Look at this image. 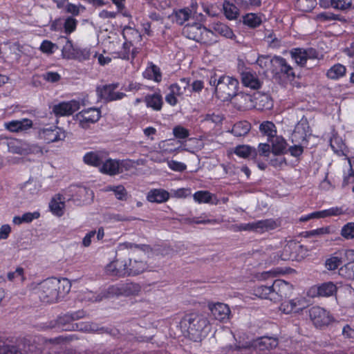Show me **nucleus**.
I'll return each instance as SVG.
<instances>
[{"instance_id":"obj_37","label":"nucleus","mask_w":354,"mask_h":354,"mask_svg":"<svg viewBox=\"0 0 354 354\" xmlns=\"http://www.w3.org/2000/svg\"><path fill=\"white\" fill-rule=\"evenodd\" d=\"M144 77L149 80L159 83L162 81V74L159 66L153 62H149L143 73Z\"/></svg>"},{"instance_id":"obj_63","label":"nucleus","mask_w":354,"mask_h":354,"mask_svg":"<svg viewBox=\"0 0 354 354\" xmlns=\"http://www.w3.org/2000/svg\"><path fill=\"white\" fill-rule=\"evenodd\" d=\"M41 52L47 54H53L58 48L57 46L49 40H44L40 46Z\"/></svg>"},{"instance_id":"obj_28","label":"nucleus","mask_w":354,"mask_h":354,"mask_svg":"<svg viewBox=\"0 0 354 354\" xmlns=\"http://www.w3.org/2000/svg\"><path fill=\"white\" fill-rule=\"evenodd\" d=\"M194 200L199 203H208L212 205H218L219 200L216 194L207 190H200L196 192L193 195Z\"/></svg>"},{"instance_id":"obj_4","label":"nucleus","mask_w":354,"mask_h":354,"mask_svg":"<svg viewBox=\"0 0 354 354\" xmlns=\"http://www.w3.org/2000/svg\"><path fill=\"white\" fill-rule=\"evenodd\" d=\"M131 167L128 160L113 159L106 156L100 168V172L110 176H114L128 171Z\"/></svg>"},{"instance_id":"obj_6","label":"nucleus","mask_w":354,"mask_h":354,"mask_svg":"<svg viewBox=\"0 0 354 354\" xmlns=\"http://www.w3.org/2000/svg\"><path fill=\"white\" fill-rule=\"evenodd\" d=\"M57 285L55 277L48 278L40 283L38 294L42 302L55 303L59 300Z\"/></svg>"},{"instance_id":"obj_35","label":"nucleus","mask_w":354,"mask_h":354,"mask_svg":"<svg viewBox=\"0 0 354 354\" xmlns=\"http://www.w3.org/2000/svg\"><path fill=\"white\" fill-rule=\"evenodd\" d=\"M147 198L151 203H162L169 200V193L164 189H153L148 192Z\"/></svg>"},{"instance_id":"obj_51","label":"nucleus","mask_w":354,"mask_h":354,"mask_svg":"<svg viewBox=\"0 0 354 354\" xmlns=\"http://www.w3.org/2000/svg\"><path fill=\"white\" fill-rule=\"evenodd\" d=\"M241 10H252L261 5V0H232Z\"/></svg>"},{"instance_id":"obj_3","label":"nucleus","mask_w":354,"mask_h":354,"mask_svg":"<svg viewBox=\"0 0 354 354\" xmlns=\"http://www.w3.org/2000/svg\"><path fill=\"white\" fill-rule=\"evenodd\" d=\"M141 290L139 284L132 282L118 283L109 286L99 295L95 301H101L103 298H109L114 296H132L138 295Z\"/></svg>"},{"instance_id":"obj_17","label":"nucleus","mask_w":354,"mask_h":354,"mask_svg":"<svg viewBox=\"0 0 354 354\" xmlns=\"http://www.w3.org/2000/svg\"><path fill=\"white\" fill-rule=\"evenodd\" d=\"M337 292V286L332 281L324 282L321 284L312 287L310 292L312 296L328 297L335 295Z\"/></svg>"},{"instance_id":"obj_1","label":"nucleus","mask_w":354,"mask_h":354,"mask_svg":"<svg viewBox=\"0 0 354 354\" xmlns=\"http://www.w3.org/2000/svg\"><path fill=\"white\" fill-rule=\"evenodd\" d=\"M179 326L184 335L194 342L201 341L211 330L208 319L203 315L196 313L185 315L181 319Z\"/></svg>"},{"instance_id":"obj_26","label":"nucleus","mask_w":354,"mask_h":354,"mask_svg":"<svg viewBox=\"0 0 354 354\" xmlns=\"http://www.w3.org/2000/svg\"><path fill=\"white\" fill-rule=\"evenodd\" d=\"M133 32H135V30L129 26L123 29L122 35L125 41L122 44V49L118 52L119 57L122 59L129 60L130 58L131 48L133 46V43L129 40L127 35Z\"/></svg>"},{"instance_id":"obj_11","label":"nucleus","mask_w":354,"mask_h":354,"mask_svg":"<svg viewBox=\"0 0 354 354\" xmlns=\"http://www.w3.org/2000/svg\"><path fill=\"white\" fill-rule=\"evenodd\" d=\"M101 117V111L97 108L83 109L77 114L79 125L84 129L90 127L91 124L97 122Z\"/></svg>"},{"instance_id":"obj_24","label":"nucleus","mask_w":354,"mask_h":354,"mask_svg":"<svg viewBox=\"0 0 354 354\" xmlns=\"http://www.w3.org/2000/svg\"><path fill=\"white\" fill-rule=\"evenodd\" d=\"M5 127L10 132H22L32 128V121L28 118H23L21 120H12L6 122Z\"/></svg>"},{"instance_id":"obj_38","label":"nucleus","mask_w":354,"mask_h":354,"mask_svg":"<svg viewBox=\"0 0 354 354\" xmlns=\"http://www.w3.org/2000/svg\"><path fill=\"white\" fill-rule=\"evenodd\" d=\"M234 153L240 158L251 157L253 160L257 159L258 155L257 150L254 147L245 145L236 146L234 149Z\"/></svg>"},{"instance_id":"obj_56","label":"nucleus","mask_w":354,"mask_h":354,"mask_svg":"<svg viewBox=\"0 0 354 354\" xmlns=\"http://www.w3.org/2000/svg\"><path fill=\"white\" fill-rule=\"evenodd\" d=\"M319 212L320 218L329 216H337L344 214V210L342 207H332Z\"/></svg>"},{"instance_id":"obj_40","label":"nucleus","mask_w":354,"mask_h":354,"mask_svg":"<svg viewBox=\"0 0 354 354\" xmlns=\"http://www.w3.org/2000/svg\"><path fill=\"white\" fill-rule=\"evenodd\" d=\"M346 73V68L342 64L337 63L332 66L326 72V77L330 80H337L344 76Z\"/></svg>"},{"instance_id":"obj_34","label":"nucleus","mask_w":354,"mask_h":354,"mask_svg":"<svg viewBox=\"0 0 354 354\" xmlns=\"http://www.w3.org/2000/svg\"><path fill=\"white\" fill-rule=\"evenodd\" d=\"M145 102L147 108H150L155 111H160L163 105L162 96L160 93L148 94L145 97Z\"/></svg>"},{"instance_id":"obj_64","label":"nucleus","mask_w":354,"mask_h":354,"mask_svg":"<svg viewBox=\"0 0 354 354\" xmlns=\"http://www.w3.org/2000/svg\"><path fill=\"white\" fill-rule=\"evenodd\" d=\"M109 190L113 191L115 194V197L118 200L125 199L127 192L124 187L122 185L118 186L110 187Z\"/></svg>"},{"instance_id":"obj_16","label":"nucleus","mask_w":354,"mask_h":354,"mask_svg":"<svg viewBox=\"0 0 354 354\" xmlns=\"http://www.w3.org/2000/svg\"><path fill=\"white\" fill-rule=\"evenodd\" d=\"M105 271L107 274L112 277L127 276V262L121 259H115L106 266Z\"/></svg>"},{"instance_id":"obj_19","label":"nucleus","mask_w":354,"mask_h":354,"mask_svg":"<svg viewBox=\"0 0 354 354\" xmlns=\"http://www.w3.org/2000/svg\"><path fill=\"white\" fill-rule=\"evenodd\" d=\"M305 308V301L301 298H295L283 301L279 310L285 314L296 313L301 311Z\"/></svg>"},{"instance_id":"obj_52","label":"nucleus","mask_w":354,"mask_h":354,"mask_svg":"<svg viewBox=\"0 0 354 354\" xmlns=\"http://www.w3.org/2000/svg\"><path fill=\"white\" fill-rule=\"evenodd\" d=\"M64 38L66 39V43L62 49V55L65 59H71L73 57V55L77 47L74 46L73 41L71 39L68 37Z\"/></svg>"},{"instance_id":"obj_13","label":"nucleus","mask_w":354,"mask_h":354,"mask_svg":"<svg viewBox=\"0 0 354 354\" xmlns=\"http://www.w3.org/2000/svg\"><path fill=\"white\" fill-rule=\"evenodd\" d=\"M38 134L39 138L48 144L64 140L66 136L65 131L57 126L41 129L39 130Z\"/></svg>"},{"instance_id":"obj_61","label":"nucleus","mask_w":354,"mask_h":354,"mask_svg":"<svg viewBox=\"0 0 354 354\" xmlns=\"http://www.w3.org/2000/svg\"><path fill=\"white\" fill-rule=\"evenodd\" d=\"M173 134L176 138L182 140L187 139L190 135L189 131L180 125L174 127Z\"/></svg>"},{"instance_id":"obj_14","label":"nucleus","mask_w":354,"mask_h":354,"mask_svg":"<svg viewBox=\"0 0 354 354\" xmlns=\"http://www.w3.org/2000/svg\"><path fill=\"white\" fill-rule=\"evenodd\" d=\"M273 291L271 301L276 303L283 297H290L293 290V286L282 279H275L273 281Z\"/></svg>"},{"instance_id":"obj_39","label":"nucleus","mask_w":354,"mask_h":354,"mask_svg":"<svg viewBox=\"0 0 354 354\" xmlns=\"http://www.w3.org/2000/svg\"><path fill=\"white\" fill-rule=\"evenodd\" d=\"M147 269L146 263L143 261L133 260L131 259L129 260L127 264V276L129 275H138L143 272Z\"/></svg>"},{"instance_id":"obj_32","label":"nucleus","mask_w":354,"mask_h":354,"mask_svg":"<svg viewBox=\"0 0 354 354\" xmlns=\"http://www.w3.org/2000/svg\"><path fill=\"white\" fill-rule=\"evenodd\" d=\"M63 195L58 194L52 198L49 203V208L53 214L62 216L64 214L65 202Z\"/></svg>"},{"instance_id":"obj_31","label":"nucleus","mask_w":354,"mask_h":354,"mask_svg":"<svg viewBox=\"0 0 354 354\" xmlns=\"http://www.w3.org/2000/svg\"><path fill=\"white\" fill-rule=\"evenodd\" d=\"M234 107L239 111H245L252 106V95L236 92L232 98Z\"/></svg>"},{"instance_id":"obj_20","label":"nucleus","mask_w":354,"mask_h":354,"mask_svg":"<svg viewBox=\"0 0 354 354\" xmlns=\"http://www.w3.org/2000/svg\"><path fill=\"white\" fill-rule=\"evenodd\" d=\"M254 224V232L263 234L279 227L281 221L280 218H267L255 221Z\"/></svg>"},{"instance_id":"obj_43","label":"nucleus","mask_w":354,"mask_h":354,"mask_svg":"<svg viewBox=\"0 0 354 354\" xmlns=\"http://www.w3.org/2000/svg\"><path fill=\"white\" fill-rule=\"evenodd\" d=\"M273 282L270 285H260L256 286L253 291L254 295L261 299H270L272 297Z\"/></svg>"},{"instance_id":"obj_49","label":"nucleus","mask_w":354,"mask_h":354,"mask_svg":"<svg viewBox=\"0 0 354 354\" xmlns=\"http://www.w3.org/2000/svg\"><path fill=\"white\" fill-rule=\"evenodd\" d=\"M349 168L347 172H344L342 187H345L350 184L354 183V158H347Z\"/></svg>"},{"instance_id":"obj_8","label":"nucleus","mask_w":354,"mask_h":354,"mask_svg":"<svg viewBox=\"0 0 354 354\" xmlns=\"http://www.w3.org/2000/svg\"><path fill=\"white\" fill-rule=\"evenodd\" d=\"M86 316V313L84 310L69 312L57 317V325L62 330L75 331L74 321L84 318Z\"/></svg>"},{"instance_id":"obj_57","label":"nucleus","mask_w":354,"mask_h":354,"mask_svg":"<svg viewBox=\"0 0 354 354\" xmlns=\"http://www.w3.org/2000/svg\"><path fill=\"white\" fill-rule=\"evenodd\" d=\"M339 19V16L331 12H322L317 14L315 17V20L320 22H326L330 21H336Z\"/></svg>"},{"instance_id":"obj_44","label":"nucleus","mask_w":354,"mask_h":354,"mask_svg":"<svg viewBox=\"0 0 354 354\" xmlns=\"http://www.w3.org/2000/svg\"><path fill=\"white\" fill-rule=\"evenodd\" d=\"M256 63L264 73L270 72L272 73V69H274V57L271 58L269 55H259Z\"/></svg>"},{"instance_id":"obj_60","label":"nucleus","mask_w":354,"mask_h":354,"mask_svg":"<svg viewBox=\"0 0 354 354\" xmlns=\"http://www.w3.org/2000/svg\"><path fill=\"white\" fill-rule=\"evenodd\" d=\"M207 216L205 214H203L200 217H194L192 218H188L187 221L189 223H195V224H216L218 223L219 221L218 219L212 218H205Z\"/></svg>"},{"instance_id":"obj_42","label":"nucleus","mask_w":354,"mask_h":354,"mask_svg":"<svg viewBox=\"0 0 354 354\" xmlns=\"http://www.w3.org/2000/svg\"><path fill=\"white\" fill-rule=\"evenodd\" d=\"M250 129V123L246 120H242L233 125L231 133L236 137H241L248 134Z\"/></svg>"},{"instance_id":"obj_21","label":"nucleus","mask_w":354,"mask_h":354,"mask_svg":"<svg viewBox=\"0 0 354 354\" xmlns=\"http://www.w3.org/2000/svg\"><path fill=\"white\" fill-rule=\"evenodd\" d=\"M330 146L333 152L338 156L348 157V150L342 137L337 132H333L330 138Z\"/></svg>"},{"instance_id":"obj_7","label":"nucleus","mask_w":354,"mask_h":354,"mask_svg":"<svg viewBox=\"0 0 354 354\" xmlns=\"http://www.w3.org/2000/svg\"><path fill=\"white\" fill-rule=\"evenodd\" d=\"M290 55L294 62L300 67H306L308 60L318 59L319 53L317 49L309 48H293L290 51Z\"/></svg>"},{"instance_id":"obj_45","label":"nucleus","mask_w":354,"mask_h":354,"mask_svg":"<svg viewBox=\"0 0 354 354\" xmlns=\"http://www.w3.org/2000/svg\"><path fill=\"white\" fill-rule=\"evenodd\" d=\"M320 5L324 7L330 6L334 9L345 10L351 8L352 0H330V3L320 0Z\"/></svg>"},{"instance_id":"obj_22","label":"nucleus","mask_w":354,"mask_h":354,"mask_svg":"<svg viewBox=\"0 0 354 354\" xmlns=\"http://www.w3.org/2000/svg\"><path fill=\"white\" fill-rule=\"evenodd\" d=\"M75 106L73 101L62 102L53 106V112L56 117L69 116L75 112Z\"/></svg>"},{"instance_id":"obj_59","label":"nucleus","mask_w":354,"mask_h":354,"mask_svg":"<svg viewBox=\"0 0 354 354\" xmlns=\"http://www.w3.org/2000/svg\"><path fill=\"white\" fill-rule=\"evenodd\" d=\"M77 26V20L73 18V17H68L64 23V32L66 35H70L73 32Z\"/></svg>"},{"instance_id":"obj_5","label":"nucleus","mask_w":354,"mask_h":354,"mask_svg":"<svg viewBox=\"0 0 354 354\" xmlns=\"http://www.w3.org/2000/svg\"><path fill=\"white\" fill-rule=\"evenodd\" d=\"M209 33H212L200 22H193L186 24L183 28V35L187 38L200 43H207V37Z\"/></svg>"},{"instance_id":"obj_33","label":"nucleus","mask_w":354,"mask_h":354,"mask_svg":"<svg viewBox=\"0 0 354 354\" xmlns=\"http://www.w3.org/2000/svg\"><path fill=\"white\" fill-rule=\"evenodd\" d=\"M212 33L209 35H221L227 39H233L235 37L233 30L227 24L218 21L212 24Z\"/></svg>"},{"instance_id":"obj_53","label":"nucleus","mask_w":354,"mask_h":354,"mask_svg":"<svg viewBox=\"0 0 354 354\" xmlns=\"http://www.w3.org/2000/svg\"><path fill=\"white\" fill-rule=\"evenodd\" d=\"M260 131L269 138H272L276 134V127L271 121H263L259 126Z\"/></svg>"},{"instance_id":"obj_55","label":"nucleus","mask_w":354,"mask_h":354,"mask_svg":"<svg viewBox=\"0 0 354 354\" xmlns=\"http://www.w3.org/2000/svg\"><path fill=\"white\" fill-rule=\"evenodd\" d=\"M7 278L10 281H19L23 283L26 280L24 269L21 267H17L14 272H9Z\"/></svg>"},{"instance_id":"obj_10","label":"nucleus","mask_w":354,"mask_h":354,"mask_svg":"<svg viewBox=\"0 0 354 354\" xmlns=\"http://www.w3.org/2000/svg\"><path fill=\"white\" fill-rule=\"evenodd\" d=\"M119 83H111L98 86L97 91L102 99L105 102H113L123 99L126 94L122 92L115 91L119 87Z\"/></svg>"},{"instance_id":"obj_46","label":"nucleus","mask_w":354,"mask_h":354,"mask_svg":"<svg viewBox=\"0 0 354 354\" xmlns=\"http://www.w3.org/2000/svg\"><path fill=\"white\" fill-rule=\"evenodd\" d=\"M342 264V256L341 253L335 252L325 261V267L328 270H335Z\"/></svg>"},{"instance_id":"obj_41","label":"nucleus","mask_w":354,"mask_h":354,"mask_svg":"<svg viewBox=\"0 0 354 354\" xmlns=\"http://www.w3.org/2000/svg\"><path fill=\"white\" fill-rule=\"evenodd\" d=\"M278 344V341L276 338L263 336L255 341V346L260 351L270 350L275 348Z\"/></svg>"},{"instance_id":"obj_27","label":"nucleus","mask_w":354,"mask_h":354,"mask_svg":"<svg viewBox=\"0 0 354 354\" xmlns=\"http://www.w3.org/2000/svg\"><path fill=\"white\" fill-rule=\"evenodd\" d=\"M75 330L84 333H111V330L109 328L104 327L99 328L97 324L88 322L75 323Z\"/></svg>"},{"instance_id":"obj_58","label":"nucleus","mask_w":354,"mask_h":354,"mask_svg":"<svg viewBox=\"0 0 354 354\" xmlns=\"http://www.w3.org/2000/svg\"><path fill=\"white\" fill-rule=\"evenodd\" d=\"M339 274L348 279H354V262L348 263L340 268Z\"/></svg>"},{"instance_id":"obj_30","label":"nucleus","mask_w":354,"mask_h":354,"mask_svg":"<svg viewBox=\"0 0 354 354\" xmlns=\"http://www.w3.org/2000/svg\"><path fill=\"white\" fill-rule=\"evenodd\" d=\"M241 82L244 86L257 90L261 88V82L257 76L256 73L251 71H243L241 74Z\"/></svg>"},{"instance_id":"obj_23","label":"nucleus","mask_w":354,"mask_h":354,"mask_svg":"<svg viewBox=\"0 0 354 354\" xmlns=\"http://www.w3.org/2000/svg\"><path fill=\"white\" fill-rule=\"evenodd\" d=\"M192 12V10L188 7L174 9L169 18L172 23L176 24L178 26H183L189 19Z\"/></svg>"},{"instance_id":"obj_25","label":"nucleus","mask_w":354,"mask_h":354,"mask_svg":"<svg viewBox=\"0 0 354 354\" xmlns=\"http://www.w3.org/2000/svg\"><path fill=\"white\" fill-rule=\"evenodd\" d=\"M211 313L214 318L220 322H224L229 319L230 309L227 304L216 303L209 307Z\"/></svg>"},{"instance_id":"obj_18","label":"nucleus","mask_w":354,"mask_h":354,"mask_svg":"<svg viewBox=\"0 0 354 354\" xmlns=\"http://www.w3.org/2000/svg\"><path fill=\"white\" fill-rule=\"evenodd\" d=\"M109 155L106 151H91L84 155L83 161L87 165L100 169L104 159Z\"/></svg>"},{"instance_id":"obj_9","label":"nucleus","mask_w":354,"mask_h":354,"mask_svg":"<svg viewBox=\"0 0 354 354\" xmlns=\"http://www.w3.org/2000/svg\"><path fill=\"white\" fill-rule=\"evenodd\" d=\"M309 316L316 328H322L327 326L333 321V317L330 313L318 306L310 308Z\"/></svg>"},{"instance_id":"obj_50","label":"nucleus","mask_w":354,"mask_h":354,"mask_svg":"<svg viewBox=\"0 0 354 354\" xmlns=\"http://www.w3.org/2000/svg\"><path fill=\"white\" fill-rule=\"evenodd\" d=\"M317 5L316 0H297L295 6L297 10L304 12H310Z\"/></svg>"},{"instance_id":"obj_29","label":"nucleus","mask_w":354,"mask_h":354,"mask_svg":"<svg viewBox=\"0 0 354 354\" xmlns=\"http://www.w3.org/2000/svg\"><path fill=\"white\" fill-rule=\"evenodd\" d=\"M264 15L259 12L246 13L242 17V22L244 26L251 29H255L259 27L263 23V17Z\"/></svg>"},{"instance_id":"obj_62","label":"nucleus","mask_w":354,"mask_h":354,"mask_svg":"<svg viewBox=\"0 0 354 354\" xmlns=\"http://www.w3.org/2000/svg\"><path fill=\"white\" fill-rule=\"evenodd\" d=\"M341 235L346 239L354 238V223L350 222L344 225L341 230Z\"/></svg>"},{"instance_id":"obj_12","label":"nucleus","mask_w":354,"mask_h":354,"mask_svg":"<svg viewBox=\"0 0 354 354\" xmlns=\"http://www.w3.org/2000/svg\"><path fill=\"white\" fill-rule=\"evenodd\" d=\"M272 74L274 76L282 75L288 79L294 80L295 73L294 68L288 63L286 59L281 56H274V69Z\"/></svg>"},{"instance_id":"obj_47","label":"nucleus","mask_w":354,"mask_h":354,"mask_svg":"<svg viewBox=\"0 0 354 354\" xmlns=\"http://www.w3.org/2000/svg\"><path fill=\"white\" fill-rule=\"evenodd\" d=\"M56 282L57 283V290L58 292L59 299L64 298L67 295L71 288V283L70 280L66 278L57 279L56 278Z\"/></svg>"},{"instance_id":"obj_36","label":"nucleus","mask_w":354,"mask_h":354,"mask_svg":"<svg viewBox=\"0 0 354 354\" xmlns=\"http://www.w3.org/2000/svg\"><path fill=\"white\" fill-rule=\"evenodd\" d=\"M169 93L165 95V101L169 105L174 106L178 102V97L183 95L181 87L177 83H173L169 85Z\"/></svg>"},{"instance_id":"obj_2","label":"nucleus","mask_w":354,"mask_h":354,"mask_svg":"<svg viewBox=\"0 0 354 354\" xmlns=\"http://www.w3.org/2000/svg\"><path fill=\"white\" fill-rule=\"evenodd\" d=\"M209 84L214 88L216 96L223 101L232 100L239 89V81L225 75L218 77L214 73L209 77Z\"/></svg>"},{"instance_id":"obj_15","label":"nucleus","mask_w":354,"mask_h":354,"mask_svg":"<svg viewBox=\"0 0 354 354\" xmlns=\"http://www.w3.org/2000/svg\"><path fill=\"white\" fill-rule=\"evenodd\" d=\"M252 106L261 111H268L272 109L274 102L270 95L257 92L252 95Z\"/></svg>"},{"instance_id":"obj_54","label":"nucleus","mask_w":354,"mask_h":354,"mask_svg":"<svg viewBox=\"0 0 354 354\" xmlns=\"http://www.w3.org/2000/svg\"><path fill=\"white\" fill-rule=\"evenodd\" d=\"M91 50L88 48H80L77 47L75 50V53L73 55L72 59H75L79 62H84L88 60L91 57Z\"/></svg>"},{"instance_id":"obj_48","label":"nucleus","mask_w":354,"mask_h":354,"mask_svg":"<svg viewBox=\"0 0 354 354\" xmlns=\"http://www.w3.org/2000/svg\"><path fill=\"white\" fill-rule=\"evenodd\" d=\"M239 7L230 1H225L223 3L224 14L227 19L230 20L235 19L239 14Z\"/></svg>"}]
</instances>
